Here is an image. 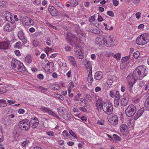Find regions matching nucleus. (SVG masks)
I'll return each instance as SVG.
<instances>
[{
	"label": "nucleus",
	"mask_w": 149,
	"mask_h": 149,
	"mask_svg": "<svg viewBox=\"0 0 149 149\" xmlns=\"http://www.w3.org/2000/svg\"><path fill=\"white\" fill-rule=\"evenodd\" d=\"M19 39L22 41V42L24 44H25L27 42V40L24 36L22 38H20Z\"/></svg>",
	"instance_id": "57"
},
{
	"label": "nucleus",
	"mask_w": 149,
	"mask_h": 149,
	"mask_svg": "<svg viewBox=\"0 0 149 149\" xmlns=\"http://www.w3.org/2000/svg\"><path fill=\"white\" fill-rule=\"evenodd\" d=\"M63 135L65 137H67L70 136V135L68 131L66 130H64L63 132Z\"/></svg>",
	"instance_id": "45"
},
{
	"label": "nucleus",
	"mask_w": 149,
	"mask_h": 149,
	"mask_svg": "<svg viewBox=\"0 0 149 149\" xmlns=\"http://www.w3.org/2000/svg\"><path fill=\"white\" fill-rule=\"evenodd\" d=\"M18 36L19 39L22 38L24 37V33L22 31H19L18 33Z\"/></svg>",
	"instance_id": "44"
},
{
	"label": "nucleus",
	"mask_w": 149,
	"mask_h": 149,
	"mask_svg": "<svg viewBox=\"0 0 149 149\" xmlns=\"http://www.w3.org/2000/svg\"><path fill=\"white\" fill-rule=\"evenodd\" d=\"M6 101L3 99H0V107H2L6 106Z\"/></svg>",
	"instance_id": "34"
},
{
	"label": "nucleus",
	"mask_w": 149,
	"mask_h": 149,
	"mask_svg": "<svg viewBox=\"0 0 149 149\" xmlns=\"http://www.w3.org/2000/svg\"><path fill=\"white\" fill-rule=\"evenodd\" d=\"M103 110L106 114L108 115H111L113 111L112 103L110 102L105 103L103 108Z\"/></svg>",
	"instance_id": "8"
},
{
	"label": "nucleus",
	"mask_w": 149,
	"mask_h": 149,
	"mask_svg": "<svg viewBox=\"0 0 149 149\" xmlns=\"http://www.w3.org/2000/svg\"><path fill=\"white\" fill-rule=\"evenodd\" d=\"M84 65L87 68V71H92V67L89 62L88 61H86Z\"/></svg>",
	"instance_id": "30"
},
{
	"label": "nucleus",
	"mask_w": 149,
	"mask_h": 149,
	"mask_svg": "<svg viewBox=\"0 0 149 149\" xmlns=\"http://www.w3.org/2000/svg\"><path fill=\"white\" fill-rule=\"evenodd\" d=\"M136 77L133 76V73L132 74H129L127 77V79L129 82V84H132L133 86L136 81L139 79L136 78Z\"/></svg>",
	"instance_id": "12"
},
{
	"label": "nucleus",
	"mask_w": 149,
	"mask_h": 149,
	"mask_svg": "<svg viewBox=\"0 0 149 149\" xmlns=\"http://www.w3.org/2000/svg\"><path fill=\"white\" fill-rule=\"evenodd\" d=\"M21 42L20 41H18L15 43L14 45V47L15 48L19 49L21 47Z\"/></svg>",
	"instance_id": "43"
},
{
	"label": "nucleus",
	"mask_w": 149,
	"mask_h": 149,
	"mask_svg": "<svg viewBox=\"0 0 149 149\" xmlns=\"http://www.w3.org/2000/svg\"><path fill=\"white\" fill-rule=\"evenodd\" d=\"M107 14L109 16L113 17L114 16V13L112 11H108L107 12Z\"/></svg>",
	"instance_id": "52"
},
{
	"label": "nucleus",
	"mask_w": 149,
	"mask_h": 149,
	"mask_svg": "<svg viewBox=\"0 0 149 149\" xmlns=\"http://www.w3.org/2000/svg\"><path fill=\"white\" fill-rule=\"evenodd\" d=\"M129 101L128 97H124L121 100V104L123 106L127 105Z\"/></svg>",
	"instance_id": "26"
},
{
	"label": "nucleus",
	"mask_w": 149,
	"mask_h": 149,
	"mask_svg": "<svg viewBox=\"0 0 149 149\" xmlns=\"http://www.w3.org/2000/svg\"><path fill=\"white\" fill-rule=\"evenodd\" d=\"M69 132L71 135L73 137L77 138V136L73 132L72 130H69Z\"/></svg>",
	"instance_id": "58"
},
{
	"label": "nucleus",
	"mask_w": 149,
	"mask_h": 149,
	"mask_svg": "<svg viewBox=\"0 0 149 149\" xmlns=\"http://www.w3.org/2000/svg\"><path fill=\"white\" fill-rule=\"evenodd\" d=\"M115 91L114 90H111L109 91V96L112 97H115Z\"/></svg>",
	"instance_id": "39"
},
{
	"label": "nucleus",
	"mask_w": 149,
	"mask_h": 149,
	"mask_svg": "<svg viewBox=\"0 0 149 149\" xmlns=\"http://www.w3.org/2000/svg\"><path fill=\"white\" fill-rule=\"evenodd\" d=\"M87 80L89 83H91L93 81V79L92 76V71H89Z\"/></svg>",
	"instance_id": "31"
},
{
	"label": "nucleus",
	"mask_w": 149,
	"mask_h": 149,
	"mask_svg": "<svg viewBox=\"0 0 149 149\" xmlns=\"http://www.w3.org/2000/svg\"><path fill=\"white\" fill-rule=\"evenodd\" d=\"M55 4L56 5L60 8H63L64 7L63 4L58 0H56Z\"/></svg>",
	"instance_id": "32"
},
{
	"label": "nucleus",
	"mask_w": 149,
	"mask_h": 149,
	"mask_svg": "<svg viewBox=\"0 0 149 149\" xmlns=\"http://www.w3.org/2000/svg\"><path fill=\"white\" fill-rule=\"evenodd\" d=\"M119 100H117L115 99L114 101V106L116 107H118L119 105Z\"/></svg>",
	"instance_id": "56"
},
{
	"label": "nucleus",
	"mask_w": 149,
	"mask_h": 149,
	"mask_svg": "<svg viewBox=\"0 0 149 149\" xmlns=\"http://www.w3.org/2000/svg\"><path fill=\"white\" fill-rule=\"evenodd\" d=\"M31 123L32 125V127L34 128L36 127L38 125L39 121L37 118H32L31 120Z\"/></svg>",
	"instance_id": "18"
},
{
	"label": "nucleus",
	"mask_w": 149,
	"mask_h": 149,
	"mask_svg": "<svg viewBox=\"0 0 149 149\" xmlns=\"http://www.w3.org/2000/svg\"><path fill=\"white\" fill-rule=\"evenodd\" d=\"M45 68V69L47 70L48 72H52L54 70V64L53 63L48 61Z\"/></svg>",
	"instance_id": "15"
},
{
	"label": "nucleus",
	"mask_w": 149,
	"mask_h": 149,
	"mask_svg": "<svg viewBox=\"0 0 149 149\" xmlns=\"http://www.w3.org/2000/svg\"><path fill=\"white\" fill-rule=\"evenodd\" d=\"M9 43L8 42H0V49L6 50L9 48Z\"/></svg>",
	"instance_id": "21"
},
{
	"label": "nucleus",
	"mask_w": 149,
	"mask_h": 149,
	"mask_svg": "<svg viewBox=\"0 0 149 149\" xmlns=\"http://www.w3.org/2000/svg\"><path fill=\"white\" fill-rule=\"evenodd\" d=\"M149 40L148 34L144 33L140 35L136 39V42L139 45H143L146 44Z\"/></svg>",
	"instance_id": "3"
},
{
	"label": "nucleus",
	"mask_w": 149,
	"mask_h": 149,
	"mask_svg": "<svg viewBox=\"0 0 149 149\" xmlns=\"http://www.w3.org/2000/svg\"><path fill=\"white\" fill-rule=\"evenodd\" d=\"M53 88L54 89L58 90L60 89L59 86L57 84L54 85L53 86Z\"/></svg>",
	"instance_id": "59"
},
{
	"label": "nucleus",
	"mask_w": 149,
	"mask_h": 149,
	"mask_svg": "<svg viewBox=\"0 0 149 149\" xmlns=\"http://www.w3.org/2000/svg\"><path fill=\"white\" fill-rule=\"evenodd\" d=\"M103 44L107 46H112L114 45L113 40L111 38L110 36H102Z\"/></svg>",
	"instance_id": "7"
},
{
	"label": "nucleus",
	"mask_w": 149,
	"mask_h": 149,
	"mask_svg": "<svg viewBox=\"0 0 149 149\" xmlns=\"http://www.w3.org/2000/svg\"><path fill=\"white\" fill-rule=\"evenodd\" d=\"M69 61L70 62L72 65L74 66H77V63L74 58L72 56H69L68 57Z\"/></svg>",
	"instance_id": "25"
},
{
	"label": "nucleus",
	"mask_w": 149,
	"mask_h": 149,
	"mask_svg": "<svg viewBox=\"0 0 149 149\" xmlns=\"http://www.w3.org/2000/svg\"><path fill=\"white\" fill-rule=\"evenodd\" d=\"M57 111L60 116L64 119L68 120L71 118V116L68 113V110L64 107H58L57 109Z\"/></svg>",
	"instance_id": "4"
},
{
	"label": "nucleus",
	"mask_w": 149,
	"mask_h": 149,
	"mask_svg": "<svg viewBox=\"0 0 149 149\" xmlns=\"http://www.w3.org/2000/svg\"><path fill=\"white\" fill-rule=\"evenodd\" d=\"M115 99L119 100L120 97V94L118 91H116L115 93Z\"/></svg>",
	"instance_id": "42"
},
{
	"label": "nucleus",
	"mask_w": 149,
	"mask_h": 149,
	"mask_svg": "<svg viewBox=\"0 0 149 149\" xmlns=\"http://www.w3.org/2000/svg\"><path fill=\"white\" fill-rule=\"evenodd\" d=\"M49 12L52 16H55L56 15V10L55 9L53 10H51Z\"/></svg>",
	"instance_id": "51"
},
{
	"label": "nucleus",
	"mask_w": 149,
	"mask_h": 149,
	"mask_svg": "<svg viewBox=\"0 0 149 149\" xmlns=\"http://www.w3.org/2000/svg\"><path fill=\"white\" fill-rule=\"evenodd\" d=\"M22 22L23 25L25 26L32 25L34 23V21L30 17L24 16L22 18Z\"/></svg>",
	"instance_id": "10"
},
{
	"label": "nucleus",
	"mask_w": 149,
	"mask_h": 149,
	"mask_svg": "<svg viewBox=\"0 0 149 149\" xmlns=\"http://www.w3.org/2000/svg\"><path fill=\"white\" fill-rule=\"evenodd\" d=\"M45 52L48 54V53L49 51H51L52 50V48H50L49 47H47L45 48Z\"/></svg>",
	"instance_id": "53"
},
{
	"label": "nucleus",
	"mask_w": 149,
	"mask_h": 149,
	"mask_svg": "<svg viewBox=\"0 0 149 149\" xmlns=\"http://www.w3.org/2000/svg\"><path fill=\"white\" fill-rule=\"evenodd\" d=\"M2 123L5 125H9L12 123L11 120L10 118H8L7 117L6 118L2 120Z\"/></svg>",
	"instance_id": "24"
},
{
	"label": "nucleus",
	"mask_w": 149,
	"mask_h": 149,
	"mask_svg": "<svg viewBox=\"0 0 149 149\" xmlns=\"http://www.w3.org/2000/svg\"><path fill=\"white\" fill-rule=\"evenodd\" d=\"M51 41L50 38H48L46 40V43L48 46H50L51 45Z\"/></svg>",
	"instance_id": "60"
},
{
	"label": "nucleus",
	"mask_w": 149,
	"mask_h": 149,
	"mask_svg": "<svg viewBox=\"0 0 149 149\" xmlns=\"http://www.w3.org/2000/svg\"><path fill=\"white\" fill-rule=\"evenodd\" d=\"M97 123L99 125H104V121L102 120H98L97 121Z\"/></svg>",
	"instance_id": "64"
},
{
	"label": "nucleus",
	"mask_w": 149,
	"mask_h": 149,
	"mask_svg": "<svg viewBox=\"0 0 149 149\" xmlns=\"http://www.w3.org/2000/svg\"><path fill=\"white\" fill-rule=\"evenodd\" d=\"M18 126L21 130L27 131L30 128V123L28 120L24 119L19 122Z\"/></svg>",
	"instance_id": "5"
},
{
	"label": "nucleus",
	"mask_w": 149,
	"mask_h": 149,
	"mask_svg": "<svg viewBox=\"0 0 149 149\" xmlns=\"http://www.w3.org/2000/svg\"><path fill=\"white\" fill-rule=\"evenodd\" d=\"M120 129L123 135H126L128 134V127L126 124H123L121 125L120 126Z\"/></svg>",
	"instance_id": "16"
},
{
	"label": "nucleus",
	"mask_w": 149,
	"mask_h": 149,
	"mask_svg": "<svg viewBox=\"0 0 149 149\" xmlns=\"http://www.w3.org/2000/svg\"><path fill=\"white\" fill-rule=\"evenodd\" d=\"M37 77L39 79H42L44 78V76L42 74H40L38 75Z\"/></svg>",
	"instance_id": "63"
},
{
	"label": "nucleus",
	"mask_w": 149,
	"mask_h": 149,
	"mask_svg": "<svg viewBox=\"0 0 149 149\" xmlns=\"http://www.w3.org/2000/svg\"><path fill=\"white\" fill-rule=\"evenodd\" d=\"M4 16L6 20L8 22H12V17L11 13L9 12L6 11L3 13Z\"/></svg>",
	"instance_id": "19"
},
{
	"label": "nucleus",
	"mask_w": 149,
	"mask_h": 149,
	"mask_svg": "<svg viewBox=\"0 0 149 149\" xmlns=\"http://www.w3.org/2000/svg\"><path fill=\"white\" fill-rule=\"evenodd\" d=\"M56 97L59 98L61 100H63L64 99L63 97L61 95L56 94L55 95Z\"/></svg>",
	"instance_id": "48"
},
{
	"label": "nucleus",
	"mask_w": 149,
	"mask_h": 149,
	"mask_svg": "<svg viewBox=\"0 0 149 149\" xmlns=\"http://www.w3.org/2000/svg\"><path fill=\"white\" fill-rule=\"evenodd\" d=\"M145 106L147 110H149V99L147 100L145 103Z\"/></svg>",
	"instance_id": "38"
},
{
	"label": "nucleus",
	"mask_w": 149,
	"mask_h": 149,
	"mask_svg": "<svg viewBox=\"0 0 149 149\" xmlns=\"http://www.w3.org/2000/svg\"><path fill=\"white\" fill-rule=\"evenodd\" d=\"M33 44L35 47H37L39 45V42L37 40H34L33 41Z\"/></svg>",
	"instance_id": "49"
},
{
	"label": "nucleus",
	"mask_w": 149,
	"mask_h": 149,
	"mask_svg": "<svg viewBox=\"0 0 149 149\" xmlns=\"http://www.w3.org/2000/svg\"><path fill=\"white\" fill-rule=\"evenodd\" d=\"M102 76V73L101 71H98L95 74V78L97 80H99L101 79Z\"/></svg>",
	"instance_id": "23"
},
{
	"label": "nucleus",
	"mask_w": 149,
	"mask_h": 149,
	"mask_svg": "<svg viewBox=\"0 0 149 149\" xmlns=\"http://www.w3.org/2000/svg\"><path fill=\"white\" fill-rule=\"evenodd\" d=\"M11 65L13 69L16 71L23 72L25 70V68L23 64L17 60H13Z\"/></svg>",
	"instance_id": "2"
},
{
	"label": "nucleus",
	"mask_w": 149,
	"mask_h": 149,
	"mask_svg": "<svg viewBox=\"0 0 149 149\" xmlns=\"http://www.w3.org/2000/svg\"><path fill=\"white\" fill-rule=\"evenodd\" d=\"M148 73V69L144 66H139L133 71V76L139 80L142 79Z\"/></svg>",
	"instance_id": "1"
},
{
	"label": "nucleus",
	"mask_w": 149,
	"mask_h": 149,
	"mask_svg": "<svg viewBox=\"0 0 149 149\" xmlns=\"http://www.w3.org/2000/svg\"><path fill=\"white\" fill-rule=\"evenodd\" d=\"M95 20V16L93 15L90 17L89 18V21L90 22H93Z\"/></svg>",
	"instance_id": "62"
},
{
	"label": "nucleus",
	"mask_w": 149,
	"mask_h": 149,
	"mask_svg": "<svg viewBox=\"0 0 149 149\" xmlns=\"http://www.w3.org/2000/svg\"><path fill=\"white\" fill-rule=\"evenodd\" d=\"M66 39L71 45H73L77 41L78 38L75 35L72 33L68 32L67 34Z\"/></svg>",
	"instance_id": "6"
},
{
	"label": "nucleus",
	"mask_w": 149,
	"mask_h": 149,
	"mask_svg": "<svg viewBox=\"0 0 149 149\" xmlns=\"http://www.w3.org/2000/svg\"><path fill=\"white\" fill-rule=\"evenodd\" d=\"M46 134L47 135L51 136H53L54 135V133L52 131L47 132Z\"/></svg>",
	"instance_id": "50"
},
{
	"label": "nucleus",
	"mask_w": 149,
	"mask_h": 149,
	"mask_svg": "<svg viewBox=\"0 0 149 149\" xmlns=\"http://www.w3.org/2000/svg\"><path fill=\"white\" fill-rule=\"evenodd\" d=\"M135 16L138 19L140 18L141 17V13L139 12H136L135 14Z\"/></svg>",
	"instance_id": "55"
},
{
	"label": "nucleus",
	"mask_w": 149,
	"mask_h": 149,
	"mask_svg": "<svg viewBox=\"0 0 149 149\" xmlns=\"http://www.w3.org/2000/svg\"><path fill=\"white\" fill-rule=\"evenodd\" d=\"M75 55L79 59H82L84 58V54L81 49L76 50L75 52Z\"/></svg>",
	"instance_id": "22"
},
{
	"label": "nucleus",
	"mask_w": 149,
	"mask_h": 149,
	"mask_svg": "<svg viewBox=\"0 0 149 149\" xmlns=\"http://www.w3.org/2000/svg\"><path fill=\"white\" fill-rule=\"evenodd\" d=\"M13 25L11 24H7L4 26V29L5 31L9 32L13 29Z\"/></svg>",
	"instance_id": "27"
},
{
	"label": "nucleus",
	"mask_w": 149,
	"mask_h": 149,
	"mask_svg": "<svg viewBox=\"0 0 149 149\" xmlns=\"http://www.w3.org/2000/svg\"><path fill=\"white\" fill-rule=\"evenodd\" d=\"M32 60L30 55H28L26 56L25 59V61L28 63H31Z\"/></svg>",
	"instance_id": "33"
},
{
	"label": "nucleus",
	"mask_w": 149,
	"mask_h": 149,
	"mask_svg": "<svg viewBox=\"0 0 149 149\" xmlns=\"http://www.w3.org/2000/svg\"><path fill=\"white\" fill-rule=\"evenodd\" d=\"M38 88L42 93H44L47 90V88H45L41 86H38L37 87Z\"/></svg>",
	"instance_id": "37"
},
{
	"label": "nucleus",
	"mask_w": 149,
	"mask_h": 149,
	"mask_svg": "<svg viewBox=\"0 0 149 149\" xmlns=\"http://www.w3.org/2000/svg\"><path fill=\"white\" fill-rule=\"evenodd\" d=\"M113 136L114 139L117 141H121V138L117 134H114Z\"/></svg>",
	"instance_id": "40"
},
{
	"label": "nucleus",
	"mask_w": 149,
	"mask_h": 149,
	"mask_svg": "<svg viewBox=\"0 0 149 149\" xmlns=\"http://www.w3.org/2000/svg\"><path fill=\"white\" fill-rule=\"evenodd\" d=\"M140 55V54L139 52H136L134 53L133 56L134 57L136 58H137Z\"/></svg>",
	"instance_id": "47"
},
{
	"label": "nucleus",
	"mask_w": 149,
	"mask_h": 149,
	"mask_svg": "<svg viewBox=\"0 0 149 149\" xmlns=\"http://www.w3.org/2000/svg\"><path fill=\"white\" fill-rule=\"evenodd\" d=\"M129 58L130 57L129 56L124 57L122 58L121 61L123 63H125V62L128 61Z\"/></svg>",
	"instance_id": "36"
},
{
	"label": "nucleus",
	"mask_w": 149,
	"mask_h": 149,
	"mask_svg": "<svg viewBox=\"0 0 149 149\" xmlns=\"http://www.w3.org/2000/svg\"><path fill=\"white\" fill-rule=\"evenodd\" d=\"M102 36L100 37H97L95 39V42L96 44L100 46L102 45L103 44Z\"/></svg>",
	"instance_id": "29"
},
{
	"label": "nucleus",
	"mask_w": 149,
	"mask_h": 149,
	"mask_svg": "<svg viewBox=\"0 0 149 149\" xmlns=\"http://www.w3.org/2000/svg\"><path fill=\"white\" fill-rule=\"evenodd\" d=\"M109 123L113 125H116L118 123V118L116 115L110 118L109 120Z\"/></svg>",
	"instance_id": "17"
},
{
	"label": "nucleus",
	"mask_w": 149,
	"mask_h": 149,
	"mask_svg": "<svg viewBox=\"0 0 149 149\" xmlns=\"http://www.w3.org/2000/svg\"><path fill=\"white\" fill-rule=\"evenodd\" d=\"M136 107L133 105L129 106L125 110V113L128 117L133 116L136 111Z\"/></svg>",
	"instance_id": "9"
},
{
	"label": "nucleus",
	"mask_w": 149,
	"mask_h": 149,
	"mask_svg": "<svg viewBox=\"0 0 149 149\" xmlns=\"http://www.w3.org/2000/svg\"><path fill=\"white\" fill-rule=\"evenodd\" d=\"M114 57L117 60H120V53H118L114 54Z\"/></svg>",
	"instance_id": "46"
},
{
	"label": "nucleus",
	"mask_w": 149,
	"mask_h": 149,
	"mask_svg": "<svg viewBox=\"0 0 149 149\" xmlns=\"http://www.w3.org/2000/svg\"><path fill=\"white\" fill-rule=\"evenodd\" d=\"M67 3H70L71 6H76L78 4V2L77 0H70L67 2Z\"/></svg>",
	"instance_id": "28"
},
{
	"label": "nucleus",
	"mask_w": 149,
	"mask_h": 149,
	"mask_svg": "<svg viewBox=\"0 0 149 149\" xmlns=\"http://www.w3.org/2000/svg\"><path fill=\"white\" fill-rule=\"evenodd\" d=\"M113 5L115 6H116L118 4V2L117 0H113Z\"/></svg>",
	"instance_id": "61"
},
{
	"label": "nucleus",
	"mask_w": 149,
	"mask_h": 149,
	"mask_svg": "<svg viewBox=\"0 0 149 149\" xmlns=\"http://www.w3.org/2000/svg\"><path fill=\"white\" fill-rule=\"evenodd\" d=\"M144 111V108L142 107L137 112L134 117V119L136 120L141 116Z\"/></svg>",
	"instance_id": "20"
},
{
	"label": "nucleus",
	"mask_w": 149,
	"mask_h": 149,
	"mask_svg": "<svg viewBox=\"0 0 149 149\" xmlns=\"http://www.w3.org/2000/svg\"><path fill=\"white\" fill-rule=\"evenodd\" d=\"M81 95L80 94L78 93L75 96L74 98V100L80 104L84 102L85 104V106H87L88 104L86 102V100L84 98H81Z\"/></svg>",
	"instance_id": "14"
},
{
	"label": "nucleus",
	"mask_w": 149,
	"mask_h": 149,
	"mask_svg": "<svg viewBox=\"0 0 149 149\" xmlns=\"http://www.w3.org/2000/svg\"><path fill=\"white\" fill-rule=\"evenodd\" d=\"M39 109H40L43 112L47 113L50 115L54 116L56 117H58V116L56 114L53 112L51 109L47 107L42 106L39 108Z\"/></svg>",
	"instance_id": "11"
},
{
	"label": "nucleus",
	"mask_w": 149,
	"mask_h": 149,
	"mask_svg": "<svg viewBox=\"0 0 149 149\" xmlns=\"http://www.w3.org/2000/svg\"><path fill=\"white\" fill-rule=\"evenodd\" d=\"M105 104V102L102 99H98L96 103L95 106L97 109L98 111L103 109L104 105Z\"/></svg>",
	"instance_id": "13"
},
{
	"label": "nucleus",
	"mask_w": 149,
	"mask_h": 149,
	"mask_svg": "<svg viewBox=\"0 0 149 149\" xmlns=\"http://www.w3.org/2000/svg\"><path fill=\"white\" fill-rule=\"evenodd\" d=\"M30 142L28 140H26L23 141L22 143V146L23 147H26L29 146Z\"/></svg>",
	"instance_id": "35"
},
{
	"label": "nucleus",
	"mask_w": 149,
	"mask_h": 149,
	"mask_svg": "<svg viewBox=\"0 0 149 149\" xmlns=\"http://www.w3.org/2000/svg\"><path fill=\"white\" fill-rule=\"evenodd\" d=\"M133 86L132 84H129L127 88V90L130 92V93L132 92V87Z\"/></svg>",
	"instance_id": "54"
},
{
	"label": "nucleus",
	"mask_w": 149,
	"mask_h": 149,
	"mask_svg": "<svg viewBox=\"0 0 149 149\" xmlns=\"http://www.w3.org/2000/svg\"><path fill=\"white\" fill-rule=\"evenodd\" d=\"M113 83V80L111 79H108L106 82L107 86L108 87H110V86L112 85Z\"/></svg>",
	"instance_id": "41"
}]
</instances>
